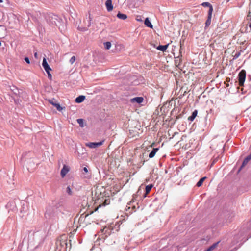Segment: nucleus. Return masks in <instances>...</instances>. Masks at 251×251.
Listing matches in <instances>:
<instances>
[{
  "label": "nucleus",
  "instance_id": "nucleus-1",
  "mask_svg": "<svg viewBox=\"0 0 251 251\" xmlns=\"http://www.w3.org/2000/svg\"><path fill=\"white\" fill-rule=\"evenodd\" d=\"M55 208L54 206L50 204L48 205L46 207L45 217L47 220H53L55 217Z\"/></svg>",
  "mask_w": 251,
  "mask_h": 251
},
{
  "label": "nucleus",
  "instance_id": "nucleus-2",
  "mask_svg": "<svg viewBox=\"0 0 251 251\" xmlns=\"http://www.w3.org/2000/svg\"><path fill=\"white\" fill-rule=\"evenodd\" d=\"M45 18L47 22L50 25H56L57 23H60L61 20L58 15L51 13L47 14Z\"/></svg>",
  "mask_w": 251,
  "mask_h": 251
},
{
  "label": "nucleus",
  "instance_id": "nucleus-3",
  "mask_svg": "<svg viewBox=\"0 0 251 251\" xmlns=\"http://www.w3.org/2000/svg\"><path fill=\"white\" fill-rule=\"evenodd\" d=\"M246 76V72L244 70H242L238 74V79L239 82V85L240 86L244 85L245 79Z\"/></svg>",
  "mask_w": 251,
  "mask_h": 251
},
{
  "label": "nucleus",
  "instance_id": "nucleus-4",
  "mask_svg": "<svg viewBox=\"0 0 251 251\" xmlns=\"http://www.w3.org/2000/svg\"><path fill=\"white\" fill-rule=\"evenodd\" d=\"M103 142V141L99 142H89L86 144V146L90 148L94 149L102 145Z\"/></svg>",
  "mask_w": 251,
  "mask_h": 251
},
{
  "label": "nucleus",
  "instance_id": "nucleus-5",
  "mask_svg": "<svg viewBox=\"0 0 251 251\" xmlns=\"http://www.w3.org/2000/svg\"><path fill=\"white\" fill-rule=\"evenodd\" d=\"M42 66L44 68V70L46 72L50 71L51 70V68L50 67V65L48 64L47 59L46 58H44L42 61Z\"/></svg>",
  "mask_w": 251,
  "mask_h": 251
},
{
  "label": "nucleus",
  "instance_id": "nucleus-6",
  "mask_svg": "<svg viewBox=\"0 0 251 251\" xmlns=\"http://www.w3.org/2000/svg\"><path fill=\"white\" fill-rule=\"evenodd\" d=\"M69 171V167L66 165H64L63 166V168H62L61 170V176L62 177H64L67 173Z\"/></svg>",
  "mask_w": 251,
  "mask_h": 251
},
{
  "label": "nucleus",
  "instance_id": "nucleus-7",
  "mask_svg": "<svg viewBox=\"0 0 251 251\" xmlns=\"http://www.w3.org/2000/svg\"><path fill=\"white\" fill-rule=\"evenodd\" d=\"M92 20V18L91 17L90 14H89V21H88V24L87 25L88 27H78V29L79 30H80L81 31H83V32L87 31L88 29V27H89L91 26Z\"/></svg>",
  "mask_w": 251,
  "mask_h": 251
},
{
  "label": "nucleus",
  "instance_id": "nucleus-8",
  "mask_svg": "<svg viewBox=\"0 0 251 251\" xmlns=\"http://www.w3.org/2000/svg\"><path fill=\"white\" fill-rule=\"evenodd\" d=\"M153 185L151 184H150L146 186L145 193L143 194V196L140 197V199L144 198L146 197V195L150 192Z\"/></svg>",
  "mask_w": 251,
  "mask_h": 251
},
{
  "label": "nucleus",
  "instance_id": "nucleus-9",
  "mask_svg": "<svg viewBox=\"0 0 251 251\" xmlns=\"http://www.w3.org/2000/svg\"><path fill=\"white\" fill-rule=\"evenodd\" d=\"M105 6L107 11H111L113 9L112 0H107L105 2Z\"/></svg>",
  "mask_w": 251,
  "mask_h": 251
},
{
  "label": "nucleus",
  "instance_id": "nucleus-10",
  "mask_svg": "<svg viewBox=\"0 0 251 251\" xmlns=\"http://www.w3.org/2000/svg\"><path fill=\"white\" fill-rule=\"evenodd\" d=\"M212 10H210V11H208V16H207V19L205 22V27H208L211 24V18H212Z\"/></svg>",
  "mask_w": 251,
  "mask_h": 251
},
{
  "label": "nucleus",
  "instance_id": "nucleus-11",
  "mask_svg": "<svg viewBox=\"0 0 251 251\" xmlns=\"http://www.w3.org/2000/svg\"><path fill=\"white\" fill-rule=\"evenodd\" d=\"M49 102L55 106L58 111H61L63 109L59 103L53 102V100H49Z\"/></svg>",
  "mask_w": 251,
  "mask_h": 251
},
{
  "label": "nucleus",
  "instance_id": "nucleus-12",
  "mask_svg": "<svg viewBox=\"0 0 251 251\" xmlns=\"http://www.w3.org/2000/svg\"><path fill=\"white\" fill-rule=\"evenodd\" d=\"M143 100H144V99H143V97H135V98L132 99L131 100V101L132 102H136L138 104H140L143 102Z\"/></svg>",
  "mask_w": 251,
  "mask_h": 251
},
{
  "label": "nucleus",
  "instance_id": "nucleus-13",
  "mask_svg": "<svg viewBox=\"0 0 251 251\" xmlns=\"http://www.w3.org/2000/svg\"><path fill=\"white\" fill-rule=\"evenodd\" d=\"M86 97L84 95H80L76 98L75 101L76 103H80L82 102L85 99Z\"/></svg>",
  "mask_w": 251,
  "mask_h": 251
},
{
  "label": "nucleus",
  "instance_id": "nucleus-14",
  "mask_svg": "<svg viewBox=\"0 0 251 251\" xmlns=\"http://www.w3.org/2000/svg\"><path fill=\"white\" fill-rule=\"evenodd\" d=\"M144 24L146 25V26L148 27L152 28L153 25L151 22L150 19L149 18H146L144 21Z\"/></svg>",
  "mask_w": 251,
  "mask_h": 251
},
{
  "label": "nucleus",
  "instance_id": "nucleus-15",
  "mask_svg": "<svg viewBox=\"0 0 251 251\" xmlns=\"http://www.w3.org/2000/svg\"><path fill=\"white\" fill-rule=\"evenodd\" d=\"M198 114V111L197 110H195L193 112L192 115L188 117V120L191 122L193 121L196 117L197 116Z\"/></svg>",
  "mask_w": 251,
  "mask_h": 251
},
{
  "label": "nucleus",
  "instance_id": "nucleus-16",
  "mask_svg": "<svg viewBox=\"0 0 251 251\" xmlns=\"http://www.w3.org/2000/svg\"><path fill=\"white\" fill-rule=\"evenodd\" d=\"M168 47V44L164 45H160L156 47V49H157L158 50H159L160 51H162L164 52V51H166Z\"/></svg>",
  "mask_w": 251,
  "mask_h": 251
},
{
  "label": "nucleus",
  "instance_id": "nucleus-17",
  "mask_svg": "<svg viewBox=\"0 0 251 251\" xmlns=\"http://www.w3.org/2000/svg\"><path fill=\"white\" fill-rule=\"evenodd\" d=\"M201 5L203 6V7H207L209 8V10L208 11H210V10H212V13L213 12V6L209 2H203L202 4H201Z\"/></svg>",
  "mask_w": 251,
  "mask_h": 251
},
{
  "label": "nucleus",
  "instance_id": "nucleus-18",
  "mask_svg": "<svg viewBox=\"0 0 251 251\" xmlns=\"http://www.w3.org/2000/svg\"><path fill=\"white\" fill-rule=\"evenodd\" d=\"M158 150H159L158 148H153L152 149V151L149 154V157L150 158H153L155 156L156 153L158 151Z\"/></svg>",
  "mask_w": 251,
  "mask_h": 251
},
{
  "label": "nucleus",
  "instance_id": "nucleus-19",
  "mask_svg": "<svg viewBox=\"0 0 251 251\" xmlns=\"http://www.w3.org/2000/svg\"><path fill=\"white\" fill-rule=\"evenodd\" d=\"M17 90H18V93H17V95L18 94L20 97H22V98H25L26 96V94L25 91H23L22 90L18 89L17 88Z\"/></svg>",
  "mask_w": 251,
  "mask_h": 251
},
{
  "label": "nucleus",
  "instance_id": "nucleus-20",
  "mask_svg": "<svg viewBox=\"0 0 251 251\" xmlns=\"http://www.w3.org/2000/svg\"><path fill=\"white\" fill-rule=\"evenodd\" d=\"M219 242H220V241H218V242L214 243L213 244H212L211 246H210L209 248H208L207 249H206L204 251H212L216 248V247L218 245Z\"/></svg>",
  "mask_w": 251,
  "mask_h": 251
},
{
  "label": "nucleus",
  "instance_id": "nucleus-21",
  "mask_svg": "<svg viewBox=\"0 0 251 251\" xmlns=\"http://www.w3.org/2000/svg\"><path fill=\"white\" fill-rule=\"evenodd\" d=\"M5 29L3 26H0V38H2L5 35Z\"/></svg>",
  "mask_w": 251,
  "mask_h": 251
},
{
  "label": "nucleus",
  "instance_id": "nucleus-22",
  "mask_svg": "<svg viewBox=\"0 0 251 251\" xmlns=\"http://www.w3.org/2000/svg\"><path fill=\"white\" fill-rule=\"evenodd\" d=\"M117 18L122 20H125L127 18V16L126 14H123L119 12L117 15Z\"/></svg>",
  "mask_w": 251,
  "mask_h": 251
},
{
  "label": "nucleus",
  "instance_id": "nucleus-23",
  "mask_svg": "<svg viewBox=\"0 0 251 251\" xmlns=\"http://www.w3.org/2000/svg\"><path fill=\"white\" fill-rule=\"evenodd\" d=\"M83 171L84 173H86V176L85 177L87 178H90L91 177V174L90 173H88V170L87 167H85L83 168Z\"/></svg>",
  "mask_w": 251,
  "mask_h": 251
},
{
  "label": "nucleus",
  "instance_id": "nucleus-24",
  "mask_svg": "<svg viewBox=\"0 0 251 251\" xmlns=\"http://www.w3.org/2000/svg\"><path fill=\"white\" fill-rule=\"evenodd\" d=\"M206 178V176L203 177L201 178L199 181L197 183L196 186L198 187H200L202 185L203 181L205 180V179Z\"/></svg>",
  "mask_w": 251,
  "mask_h": 251
},
{
  "label": "nucleus",
  "instance_id": "nucleus-25",
  "mask_svg": "<svg viewBox=\"0 0 251 251\" xmlns=\"http://www.w3.org/2000/svg\"><path fill=\"white\" fill-rule=\"evenodd\" d=\"M104 46L106 49L108 50L111 47V43L110 42H106L104 43Z\"/></svg>",
  "mask_w": 251,
  "mask_h": 251
},
{
  "label": "nucleus",
  "instance_id": "nucleus-26",
  "mask_svg": "<svg viewBox=\"0 0 251 251\" xmlns=\"http://www.w3.org/2000/svg\"><path fill=\"white\" fill-rule=\"evenodd\" d=\"M77 122L81 127H84V120L83 119H78Z\"/></svg>",
  "mask_w": 251,
  "mask_h": 251
},
{
  "label": "nucleus",
  "instance_id": "nucleus-27",
  "mask_svg": "<svg viewBox=\"0 0 251 251\" xmlns=\"http://www.w3.org/2000/svg\"><path fill=\"white\" fill-rule=\"evenodd\" d=\"M241 54L240 52H237L235 53V54L233 55V59H236L237 58H238Z\"/></svg>",
  "mask_w": 251,
  "mask_h": 251
},
{
  "label": "nucleus",
  "instance_id": "nucleus-28",
  "mask_svg": "<svg viewBox=\"0 0 251 251\" xmlns=\"http://www.w3.org/2000/svg\"><path fill=\"white\" fill-rule=\"evenodd\" d=\"M75 60H76L75 57V56H72V57L70 58V60H69V62H70V63L71 64H73L75 62Z\"/></svg>",
  "mask_w": 251,
  "mask_h": 251
},
{
  "label": "nucleus",
  "instance_id": "nucleus-29",
  "mask_svg": "<svg viewBox=\"0 0 251 251\" xmlns=\"http://www.w3.org/2000/svg\"><path fill=\"white\" fill-rule=\"evenodd\" d=\"M66 192H67L69 195H71V194H72V191H71V188H70V186H68L67 187V189H66Z\"/></svg>",
  "mask_w": 251,
  "mask_h": 251
},
{
  "label": "nucleus",
  "instance_id": "nucleus-30",
  "mask_svg": "<svg viewBox=\"0 0 251 251\" xmlns=\"http://www.w3.org/2000/svg\"><path fill=\"white\" fill-rule=\"evenodd\" d=\"M47 75H48V77L50 80L52 79V75L50 72V71L46 72Z\"/></svg>",
  "mask_w": 251,
  "mask_h": 251
},
{
  "label": "nucleus",
  "instance_id": "nucleus-31",
  "mask_svg": "<svg viewBox=\"0 0 251 251\" xmlns=\"http://www.w3.org/2000/svg\"><path fill=\"white\" fill-rule=\"evenodd\" d=\"M140 193V190H138V191H137V195H134L133 196V198L132 199L133 201H134V200H135L136 199V198H137L138 196L139 195Z\"/></svg>",
  "mask_w": 251,
  "mask_h": 251
},
{
  "label": "nucleus",
  "instance_id": "nucleus-32",
  "mask_svg": "<svg viewBox=\"0 0 251 251\" xmlns=\"http://www.w3.org/2000/svg\"><path fill=\"white\" fill-rule=\"evenodd\" d=\"M24 60L27 63V64H30V60H29V58L27 57H25L24 58Z\"/></svg>",
  "mask_w": 251,
  "mask_h": 251
},
{
  "label": "nucleus",
  "instance_id": "nucleus-33",
  "mask_svg": "<svg viewBox=\"0 0 251 251\" xmlns=\"http://www.w3.org/2000/svg\"><path fill=\"white\" fill-rule=\"evenodd\" d=\"M34 57L35 58H38V53H37V52H34Z\"/></svg>",
  "mask_w": 251,
  "mask_h": 251
},
{
  "label": "nucleus",
  "instance_id": "nucleus-34",
  "mask_svg": "<svg viewBox=\"0 0 251 251\" xmlns=\"http://www.w3.org/2000/svg\"><path fill=\"white\" fill-rule=\"evenodd\" d=\"M249 27H250V29H251V22L250 23V24L249 25Z\"/></svg>",
  "mask_w": 251,
  "mask_h": 251
},
{
  "label": "nucleus",
  "instance_id": "nucleus-35",
  "mask_svg": "<svg viewBox=\"0 0 251 251\" xmlns=\"http://www.w3.org/2000/svg\"><path fill=\"white\" fill-rule=\"evenodd\" d=\"M2 2H3L2 0H0V3H1Z\"/></svg>",
  "mask_w": 251,
  "mask_h": 251
},
{
  "label": "nucleus",
  "instance_id": "nucleus-36",
  "mask_svg": "<svg viewBox=\"0 0 251 251\" xmlns=\"http://www.w3.org/2000/svg\"><path fill=\"white\" fill-rule=\"evenodd\" d=\"M1 42L0 41V46H1Z\"/></svg>",
  "mask_w": 251,
  "mask_h": 251
}]
</instances>
